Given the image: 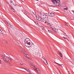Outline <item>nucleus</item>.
Listing matches in <instances>:
<instances>
[{
  "label": "nucleus",
  "instance_id": "obj_1",
  "mask_svg": "<svg viewBox=\"0 0 74 74\" xmlns=\"http://www.w3.org/2000/svg\"><path fill=\"white\" fill-rule=\"evenodd\" d=\"M25 45L27 47L30 48L32 45V42L28 38H26L25 40Z\"/></svg>",
  "mask_w": 74,
  "mask_h": 74
},
{
  "label": "nucleus",
  "instance_id": "obj_2",
  "mask_svg": "<svg viewBox=\"0 0 74 74\" xmlns=\"http://www.w3.org/2000/svg\"><path fill=\"white\" fill-rule=\"evenodd\" d=\"M39 15L42 18L46 19V20H48V19L49 15H48V14H45L44 13H40Z\"/></svg>",
  "mask_w": 74,
  "mask_h": 74
},
{
  "label": "nucleus",
  "instance_id": "obj_3",
  "mask_svg": "<svg viewBox=\"0 0 74 74\" xmlns=\"http://www.w3.org/2000/svg\"><path fill=\"white\" fill-rule=\"evenodd\" d=\"M2 58L4 60V62L7 63H9V59L8 58V57L7 56H5L4 55H3L2 56Z\"/></svg>",
  "mask_w": 74,
  "mask_h": 74
},
{
  "label": "nucleus",
  "instance_id": "obj_4",
  "mask_svg": "<svg viewBox=\"0 0 74 74\" xmlns=\"http://www.w3.org/2000/svg\"><path fill=\"white\" fill-rule=\"evenodd\" d=\"M53 2L54 3V4L56 5L57 6H59L60 7H62V5H60V0H58V1H56L55 0V1H53Z\"/></svg>",
  "mask_w": 74,
  "mask_h": 74
},
{
  "label": "nucleus",
  "instance_id": "obj_5",
  "mask_svg": "<svg viewBox=\"0 0 74 74\" xmlns=\"http://www.w3.org/2000/svg\"><path fill=\"white\" fill-rule=\"evenodd\" d=\"M30 66H31V67H32V68H33V69H34V70L37 71L38 74H41V72H40V71L39 70V69H38V68H36V67L35 66H33L32 65H30Z\"/></svg>",
  "mask_w": 74,
  "mask_h": 74
},
{
  "label": "nucleus",
  "instance_id": "obj_6",
  "mask_svg": "<svg viewBox=\"0 0 74 74\" xmlns=\"http://www.w3.org/2000/svg\"><path fill=\"white\" fill-rule=\"evenodd\" d=\"M23 53L25 56L26 58H28L29 56L27 54V53H26V51L23 49Z\"/></svg>",
  "mask_w": 74,
  "mask_h": 74
},
{
  "label": "nucleus",
  "instance_id": "obj_7",
  "mask_svg": "<svg viewBox=\"0 0 74 74\" xmlns=\"http://www.w3.org/2000/svg\"><path fill=\"white\" fill-rule=\"evenodd\" d=\"M36 18L37 19L38 21H41V22H42L43 21V19L38 16H36Z\"/></svg>",
  "mask_w": 74,
  "mask_h": 74
},
{
  "label": "nucleus",
  "instance_id": "obj_8",
  "mask_svg": "<svg viewBox=\"0 0 74 74\" xmlns=\"http://www.w3.org/2000/svg\"><path fill=\"white\" fill-rule=\"evenodd\" d=\"M49 16H50L51 17H53V16H55V14L54 13L51 12V13H49L48 15Z\"/></svg>",
  "mask_w": 74,
  "mask_h": 74
},
{
  "label": "nucleus",
  "instance_id": "obj_9",
  "mask_svg": "<svg viewBox=\"0 0 74 74\" xmlns=\"http://www.w3.org/2000/svg\"><path fill=\"white\" fill-rule=\"evenodd\" d=\"M20 69H24V70H25V71H27V72H28V73H30V71L29 69H24L23 68H21V67H19Z\"/></svg>",
  "mask_w": 74,
  "mask_h": 74
},
{
  "label": "nucleus",
  "instance_id": "obj_10",
  "mask_svg": "<svg viewBox=\"0 0 74 74\" xmlns=\"http://www.w3.org/2000/svg\"><path fill=\"white\" fill-rule=\"evenodd\" d=\"M43 62L45 64H48V62H47V60H46V59L45 60L43 61Z\"/></svg>",
  "mask_w": 74,
  "mask_h": 74
},
{
  "label": "nucleus",
  "instance_id": "obj_11",
  "mask_svg": "<svg viewBox=\"0 0 74 74\" xmlns=\"http://www.w3.org/2000/svg\"><path fill=\"white\" fill-rule=\"evenodd\" d=\"M53 31H54L55 32V33H58V29H56L55 28L54 29Z\"/></svg>",
  "mask_w": 74,
  "mask_h": 74
},
{
  "label": "nucleus",
  "instance_id": "obj_12",
  "mask_svg": "<svg viewBox=\"0 0 74 74\" xmlns=\"http://www.w3.org/2000/svg\"><path fill=\"white\" fill-rule=\"evenodd\" d=\"M7 25L9 27H11V25L10 24L8 23H7Z\"/></svg>",
  "mask_w": 74,
  "mask_h": 74
},
{
  "label": "nucleus",
  "instance_id": "obj_13",
  "mask_svg": "<svg viewBox=\"0 0 74 74\" xmlns=\"http://www.w3.org/2000/svg\"><path fill=\"white\" fill-rule=\"evenodd\" d=\"M40 29H42V30H45L44 27H43V26L40 27Z\"/></svg>",
  "mask_w": 74,
  "mask_h": 74
},
{
  "label": "nucleus",
  "instance_id": "obj_14",
  "mask_svg": "<svg viewBox=\"0 0 74 74\" xmlns=\"http://www.w3.org/2000/svg\"><path fill=\"white\" fill-rule=\"evenodd\" d=\"M11 8L12 10V11L13 12H15V10H14V9L12 7H11Z\"/></svg>",
  "mask_w": 74,
  "mask_h": 74
},
{
  "label": "nucleus",
  "instance_id": "obj_15",
  "mask_svg": "<svg viewBox=\"0 0 74 74\" xmlns=\"http://www.w3.org/2000/svg\"><path fill=\"white\" fill-rule=\"evenodd\" d=\"M59 55L60 57H61V58H62V56H63V55H62V53H60Z\"/></svg>",
  "mask_w": 74,
  "mask_h": 74
},
{
  "label": "nucleus",
  "instance_id": "obj_16",
  "mask_svg": "<svg viewBox=\"0 0 74 74\" xmlns=\"http://www.w3.org/2000/svg\"><path fill=\"white\" fill-rule=\"evenodd\" d=\"M35 23L36 25H38V21H36L34 22Z\"/></svg>",
  "mask_w": 74,
  "mask_h": 74
},
{
  "label": "nucleus",
  "instance_id": "obj_17",
  "mask_svg": "<svg viewBox=\"0 0 74 74\" xmlns=\"http://www.w3.org/2000/svg\"><path fill=\"white\" fill-rule=\"evenodd\" d=\"M56 64H58V66H62V64H60L57 63H56Z\"/></svg>",
  "mask_w": 74,
  "mask_h": 74
},
{
  "label": "nucleus",
  "instance_id": "obj_18",
  "mask_svg": "<svg viewBox=\"0 0 74 74\" xmlns=\"http://www.w3.org/2000/svg\"><path fill=\"white\" fill-rule=\"evenodd\" d=\"M64 10H69V8H64Z\"/></svg>",
  "mask_w": 74,
  "mask_h": 74
},
{
  "label": "nucleus",
  "instance_id": "obj_19",
  "mask_svg": "<svg viewBox=\"0 0 74 74\" xmlns=\"http://www.w3.org/2000/svg\"><path fill=\"white\" fill-rule=\"evenodd\" d=\"M51 29H52L53 30H54V29H55V28H54V27H51Z\"/></svg>",
  "mask_w": 74,
  "mask_h": 74
},
{
  "label": "nucleus",
  "instance_id": "obj_20",
  "mask_svg": "<svg viewBox=\"0 0 74 74\" xmlns=\"http://www.w3.org/2000/svg\"><path fill=\"white\" fill-rule=\"evenodd\" d=\"M48 30L49 32V33H52V32L50 30H49V29H48Z\"/></svg>",
  "mask_w": 74,
  "mask_h": 74
},
{
  "label": "nucleus",
  "instance_id": "obj_21",
  "mask_svg": "<svg viewBox=\"0 0 74 74\" xmlns=\"http://www.w3.org/2000/svg\"><path fill=\"white\" fill-rule=\"evenodd\" d=\"M25 14L26 15L28 16L29 15V14L28 13V12H26V13Z\"/></svg>",
  "mask_w": 74,
  "mask_h": 74
},
{
  "label": "nucleus",
  "instance_id": "obj_22",
  "mask_svg": "<svg viewBox=\"0 0 74 74\" xmlns=\"http://www.w3.org/2000/svg\"><path fill=\"white\" fill-rule=\"evenodd\" d=\"M49 23H50V21H47V25H48V24H49Z\"/></svg>",
  "mask_w": 74,
  "mask_h": 74
},
{
  "label": "nucleus",
  "instance_id": "obj_23",
  "mask_svg": "<svg viewBox=\"0 0 74 74\" xmlns=\"http://www.w3.org/2000/svg\"><path fill=\"white\" fill-rule=\"evenodd\" d=\"M0 32H1V33L2 34H3V33H4V31H1Z\"/></svg>",
  "mask_w": 74,
  "mask_h": 74
},
{
  "label": "nucleus",
  "instance_id": "obj_24",
  "mask_svg": "<svg viewBox=\"0 0 74 74\" xmlns=\"http://www.w3.org/2000/svg\"><path fill=\"white\" fill-rule=\"evenodd\" d=\"M65 24L66 25V26H68V25H69V24L67 23H65Z\"/></svg>",
  "mask_w": 74,
  "mask_h": 74
},
{
  "label": "nucleus",
  "instance_id": "obj_25",
  "mask_svg": "<svg viewBox=\"0 0 74 74\" xmlns=\"http://www.w3.org/2000/svg\"><path fill=\"white\" fill-rule=\"evenodd\" d=\"M42 59H43L44 60H45L46 59V58H45V57H43L42 58Z\"/></svg>",
  "mask_w": 74,
  "mask_h": 74
},
{
  "label": "nucleus",
  "instance_id": "obj_26",
  "mask_svg": "<svg viewBox=\"0 0 74 74\" xmlns=\"http://www.w3.org/2000/svg\"><path fill=\"white\" fill-rule=\"evenodd\" d=\"M9 65H10V66H13V64H9Z\"/></svg>",
  "mask_w": 74,
  "mask_h": 74
},
{
  "label": "nucleus",
  "instance_id": "obj_27",
  "mask_svg": "<svg viewBox=\"0 0 74 74\" xmlns=\"http://www.w3.org/2000/svg\"><path fill=\"white\" fill-rule=\"evenodd\" d=\"M57 69L58 70L60 73V70H59V68H57Z\"/></svg>",
  "mask_w": 74,
  "mask_h": 74
},
{
  "label": "nucleus",
  "instance_id": "obj_28",
  "mask_svg": "<svg viewBox=\"0 0 74 74\" xmlns=\"http://www.w3.org/2000/svg\"><path fill=\"white\" fill-rule=\"evenodd\" d=\"M13 1L12 0H11L10 1V3H12Z\"/></svg>",
  "mask_w": 74,
  "mask_h": 74
},
{
  "label": "nucleus",
  "instance_id": "obj_29",
  "mask_svg": "<svg viewBox=\"0 0 74 74\" xmlns=\"http://www.w3.org/2000/svg\"><path fill=\"white\" fill-rule=\"evenodd\" d=\"M49 26H51V24L50 23L49 24H48Z\"/></svg>",
  "mask_w": 74,
  "mask_h": 74
},
{
  "label": "nucleus",
  "instance_id": "obj_30",
  "mask_svg": "<svg viewBox=\"0 0 74 74\" xmlns=\"http://www.w3.org/2000/svg\"><path fill=\"white\" fill-rule=\"evenodd\" d=\"M19 64H20V65H21L22 66H23V65H24V64H22L20 63Z\"/></svg>",
  "mask_w": 74,
  "mask_h": 74
},
{
  "label": "nucleus",
  "instance_id": "obj_31",
  "mask_svg": "<svg viewBox=\"0 0 74 74\" xmlns=\"http://www.w3.org/2000/svg\"><path fill=\"white\" fill-rule=\"evenodd\" d=\"M63 37L64 38V39H66V40L67 39V38L65 37Z\"/></svg>",
  "mask_w": 74,
  "mask_h": 74
},
{
  "label": "nucleus",
  "instance_id": "obj_32",
  "mask_svg": "<svg viewBox=\"0 0 74 74\" xmlns=\"http://www.w3.org/2000/svg\"><path fill=\"white\" fill-rule=\"evenodd\" d=\"M9 59H10L11 60H12V59L11 58H10Z\"/></svg>",
  "mask_w": 74,
  "mask_h": 74
},
{
  "label": "nucleus",
  "instance_id": "obj_33",
  "mask_svg": "<svg viewBox=\"0 0 74 74\" xmlns=\"http://www.w3.org/2000/svg\"><path fill=\"white\" fill-rule=\"evenodd\" d=\"M2 30V29H1V28H0V32H1V30Z\"/></svg>",
  "mask_w": 74,
  "mask_h": 74
},
{
  "label": "nucleus",
  "instance_id": "obj_34",
  "mask_svg": "<svg viewBox=\"0 0 74 74\" xmlns=\"http://www.w3.org/2000/svg\"><path fill=\"white\" fill-rule=\"evenodd\" d=\"M44 23H47V21H45Z\"/></svg>",
  "mask_w": 74,
  "mask_h": 74
},
{
  "label": "nucleus",
  "instance_id": "obj_35",
  "mask_svg": "<svg viewBox=\"0 0 74 74\" xmlns=\"http://www.w3.org/2000/svg\"><path fill=\"white\" fill-rule=\"evenodd\" d=\"M33 14H34V15H35V14H36V13L34 12H33Z\"/></svg>",
  "mask_w": 74,
  "mask_h": 74
},
{
  "label": "nucleus",
  "instance_id": "obj_36",
  "mask_svg": "<svg viewBox=\"0 0 74 74\" xmlns=\"http://www.w3.org/2000/svg\"><path fill=\"white\" fill-rule=\"evenodd\" d=\"M1 60H0V64H1Z\"/></svg>",
  "mask_w": 74,
  "mask_h": 74
},
{
  "label": "nucleus",
  "instance_id": "obj_37",
  "mask_svg": "<svg viewBox=\"0 0 74 74\" xmlns=\"http://www.w3.org/2000/svg\"><path fill=\"white\" fill-rule=\"evenodd\" d=\"M67 36L68 38H70V37H69V36Z\"/></svg>",
  "mask_w": 74,
  "mask_h": 74
},
{
  "label": "nucleus",
  "instance_id": "obj_38",
  "mask_svg": "<svg viewBox=\"0 0 74 74\" xmlns=\"http://www.w3.org/2000/svg\"><path fill=\"white\" fill-rule=\"evenodd\" d=\"M22 1H23V2H24L25 1L24 0H21Z\"/></svg>",
  "mask_w": 74,
  "mask_h": 74
},
{
  "label": "nucleus",
  "instance_id": "obj_39",
  "mask_svg": "<svg viewBox=\"0 0 74 74\" xmlns=\"http://www.w3.org/2000/svg\"><path fill=\"white\" fill-rule=\"evenodd\" d=\"M20 70H21V71H23V70L22 69H21Z\"/></svg>",
  "mask_w": 74,
  "mask_h": 74
},
{
  "label": "nucleus",
  "instance_id": "obj_40",
  "mask_svg": "<svg viewBox=\"0 0 74 74\" xmlns=\"http://www.w3.org/2000/svg\"><path fill=\"white\" fill-rule=\"evenodd\" d=\"M33 43H32V46H33Z\"/></svg>",
  "mask_w": 74,
  "mask_h": 74
},
{
  "label": "nucleus",
  "instance_id": "obj_41",
  "mask_svg": "<svg viewBox=\"0 0 74 74\" xmlns=\"http://www.w3.org/2000/svg\"><path fill=\"white\" fill-rule=\"evenodd\" d=\"M36 0V1H38V0Z\"/></svg>",
  "mask_w": 74,
  "mask_h": 74
},
{
  "label": "nucleus",
  "instance_id": "obj_42",
  "mask_svg": "<svg viewBox=\"0 0 74 74\" xmlns=\"http://www.w3.org/2000/svg\"><path fill=\"white\" fill-rule=\"evenodd\" d=\"M55 62L56 63V62Z\"/></svg>",
  "mask_w": 74,
  "mask_h": 74
}]
</instances>
